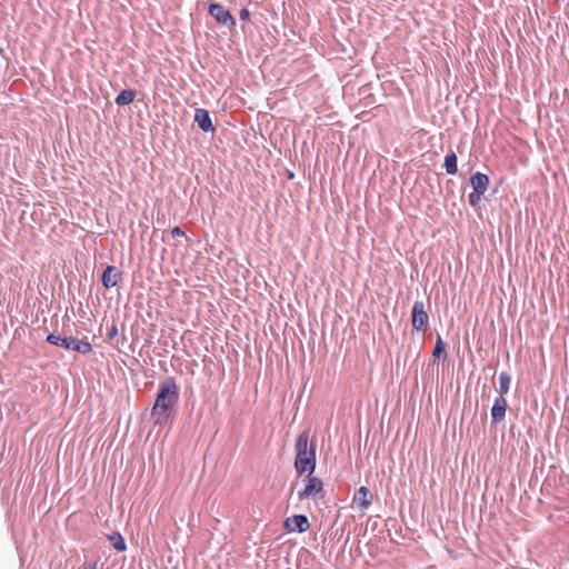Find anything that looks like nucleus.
Here are the masks:
<instances>
[{
    "label": "nucleus",
    "mask_w": 569,
    "mask_h": 569,
    "mask_svg": "<svg viewBox=\"0 0 569 569\" xmlns=\"http://www.w3.org/2000/svg\"><path fill=\"white\" fill-rule=\"evenodd\" d=\"M470 184L472 187V191L485 194L489 187V177L482 172L477 171L471 174Z\"/></svg>",
    "instance_id": "10"
},
{
    "label": "nucleus",
    "mask_w": 569,
    "mask_h": 569,
    "mask_svg": "<svg viewBox=\"0 0 569 569\" xmlns=\"http://www.w3.org/2000/svg\"><path fill=\"white\" fill-rule=\"evenodd\" d=\"M117 333H118V329H117L116 325H112V327L109 329L107 336L109 339H113L117 336Z\"/></svg>",
    "instance_id": "22"
},
{
    "label": "nucleus",
    "mask_w": 569,
    "mask_h": 569,
    "mask_svg": "<svg viewBox=\"0 0 569 569\" xmlns=\"http://www.w3.org/2000/svg\"><path fill=\"white\" fill-rule=\"evenodd\" d=\"M239 18L242 21H248L250 19V11L247 8H242L239 12Z\"/></svg>",
    "instance_id": "20"
},
{
    "label": "nucleus",
    "mask_w": 569,
    "mask_h": 569,
    "mask_svg": "<svg viewBox=\"0 0 569 569\" xmlns=\"http://www.w3.org/2000/svg\"><path fill=\"white\" fill-rule=\"evenodd\" d=\"M46 340L50 345L61 347L67 350L77 351L82 355H87L92 351V346L88 341L79 340L73 337L62 338L57 333H50Z\"/></svg>",
    "instance_id": "3"
},
{
    "label": "nucleus",
    "mask_w": 569,
    "mask_h": 569,
    "mask_svg": "<svg viewBox=\"0 0 569 569\" xmlns=\"http://www.w3.org/2000/svg\"><path fill=\"white\" fill-rule=\"evenodd\" d=\"M136 96H137V93L134 90L124 89L117 96L114 102L118 106H127V104H130L131 102H133V100L136 99Z\"/></svg>",
    "instance_id": "13"
},
{
    "label": "nucleus",
    "mask_w": 569,
    "mask_h": 569,
    "mask_svg": "<svg viewBox=\"0 0 569 569\" xmlns=\"http://www.w3.org/2000/svg\"><path fill=\"white\" fill-rule=\"evenodd\" d=\"M429 317L421 300L415 301L411 310L412 328L419 332H426Z\"/></svg>",
    "instance_id": "5"
},
{
    "label": "nucleus",
    "mask_w": 569,
    "mask_h": 569,
    "mask_svg": "<svg viewBox=\"0 0 569 569\" xmlns=\"http://www.w3.org/2000/svg\"><path fill=\"white\" fill-rule=\"evenodd\" d=\"M121 278L120 272L117 271L116 267L108 266L101 277L103 287L107 289L116 287Z\"/></svg>",
    "instance_id": "12"
},
{
    "label": "nucleus",
    "mask_w": 569,
    "mask_h": 569,
    "mask_svg": "<svg viewBox=\"0 0 569 569\" xmlns=\"http://www.w3.org/2000/svg\"><path fill=\"white\" fill-rule=\"evenodd\" d=\"M98 568V560L84 562L80 569H97Z\"/></svg>",
    "instance_id": "21"
},
{
    "label": "nucleus",
    "mask_w": 569,
    "mask_h": 569,
    "mask_svg": "<svg viewBox=\"0 0 569 569\" xmlns=\"http://www.w3.org/2000/svg\"><path fill=\"white\" fill-rule=\"evenodd\" d=\"M507 408L508 402L502 396H499L495 399L493 406L491 407L492 423L497 425L505 419Z\"/></svg>",
    "instance_id": "8"
},
{
    "label": "nucleus",
    "mask_w": 569,
    "mask_h": 569,
    "mask_svg": "<svg viewBox=\"0 0 569 569\" xmlns=\"http://www.w3.org/2000/svg\"><path fill=\"white\" fill-rule=\"evenodd\" d=\"M511 378L507 372L499 375V392L500 396L507 395L510 389Z\"/></svg>",
    "instance_id": "17"
},
{
    "label": "nucleus",
    "mask_w": 569,
    "mask_h": 569,
    "mask_svg": "<svg viewBox=\"0 0 569 569\" xmlns=\"http://www.w3.org/2000/svg\"><path fill=\"white\" fill-rule=\"evenodd\" d=\"M194 121L198 123V127L204 132H213L214 127L212 124V120L208 110L198 108L194 111Z\"/></svg>",
    "instance_id": "9"
},
{
    "label": "nucleus",
    "mask_w": 569,
    "mask_h": 569,
    "mask_svg": "<svg viewBox=\"0 0 569 569\" xmlns=\"http://www.w3.org/2000/svg\"><path fill=\"white\" fill-rule=\"evenodd\" d=\"M295 468L299 476L313 473L316 469V443L310 442L309 431H302L297 438Z\"/></svg>",
    "instance_id": "2"
},
{
    "label": "nucleus",
    "mask_w": 569,
    "mask_h": 569,
    "mask_svg": "<svg viewBox=\"0 0 569 569\" xmlns=\"http://www.w3.org/2000/svg\"><path fill=\"white\" fill-rule=\"evenodd\" d=\"M169 244H170V246H173V247H182V246H184L180 239H179V240H177V242L169 243Z\"/></svg>",
    "instance_id": "23"
},
{
    "label": "nucleus",
    "mask_w": 569,
    "mask_h": 569,
    "mask_svg": "<svg viewBox=\"0 0 569 569\" xmlns=\"http://www.w3.org/2000/svg\"><path fill=\"white\" fill-rule=\"evenodd\" d=\"M446 342L442 340L440 336L437 337L436 345L433 348L432 356L435 359L447 358V351H446Z\"/></svg>",
    "instance_id": "16"
},
{
    "label": "nucleus",
    "mask_w": 569,
    "mask_h": 569,
    "mask_svg": "<svg viewBox=\"0 0 569 569\" xmlns=\"http://www.w3.org/2000/svg\"><path fill=\"white\" fill-rule=\"evenodd\" d=\"M445 169L448 174H456L458 171L457 166V154L453 151H450L445 157Z\"/></svg>",
    "instance_id": "14"
},
{
    "label": "nucleus",
    "mask_w": 569,
    "mask_h": 569,
    "mask_svg": "<svg viewBox=\"0 0 569 569\" xmlns=\"http://www.w3.org/2000/svg\"><path fill=\"white\" fill-rule=\"evenodd\" d=\"M323 482L320 478L312 476V473L307 472L306 486L303 490L298 491L299 500H306L310 497H315L320 495L323 497Z\"/></svg>",
    "instance_id": "4"
},
{
    "label": "nucleus",
    "mask_w": 569,
    "mask_h": 569,
    "mask_svg": "<svg viewBox=\"0 0 569 569\" xmlns=\"http://www.w3.org/2000/svg\"><path fill=\"white\" fill-rule=\"evenodd\" d=\"M208 11L216 21L222 26L233 29L236 27V20L231 16L230 11L222 4L212 2L208 7Z\"/></svg>",
    "instance_id": "6"
},
{
    "label": "nucleus",
    "mask_w": 569,
    "mask_h": 569,
    "mask_svg": "<svg viewBox=\"0 0 569 569\" xmlns=\"http://www.w3.org/2000/svg\"><path fill=\"white\" fill-rule=\"evenodd\" d=\"M176 237L183 238L186 241H188V239L184 237V233L181 231V229L179 227H176L170 232V238H176Z\"/></svg>",
    "instance_id": "19"
},
{
    "label": "nucleus",
    "mask_w": 569,
    "mask_h": 569,
    "mask_svg": "<svg viewBox=\"0 0 569 569\" xmlns=\"http://www.w3.org/2000/svg\"><path fill=\"white\" fill-rule=\"evenodd\" d=\"M179 401V389L173 378H166L159 385L158 395L151 409V419L156 425L168 422Z\"/></svg>",
    "instance_id": "1"
},
{
    "label": "nucleus",
    "mask_w": 569,
    "mask_h": 569,
    "mask_svg": "<svg viewBox=\"0 0 569 569\" xmlns=\"http://www.w3.org/2000/svg\"><path fill=\"white\" fill-rule=\"evenodd\" d=\"M482 196L483 193H477V191L470 192L468 196L469 204L473 208L478 207Z\"/></svg>",
    "instance_id": "18"
},
{
    "label": "nucleus",
    "mask_w": 569,
    "mask_h": 569,
    "mask_svg": "<svg viewBox=\"0 0 569 569\" xmlns=\"http://www.w3.org/2000/svg\"><path fill=\"white\" fill-rule=\"evenodd\" d=\"M353 502L362 510L368 509L372 503L370 490L365 486L360 487L353 496Z\"/></svg>",
    "instance_id": "11"
},
{
    "label": "nucleus",
    "mask_w": 569,
    "mask_h": 569,
    "mask_svg": "<svg viewBox=\"0 0 569 569\" xmlns=\"http://www.w3.org/2000/svg\"><path fill=\"white\" fill-rule=\"evenodd\" d=\"M108 540L117 551H124L127 549L126 541L119 532L109 535Z\"/></svg>",
    "instance_id": "15"
},
{
    "label": "nucleus",
    "mask_w": 569,
    "mask_h": 569,
    "mask_svg": "<svg viewBox=\"0 0 569 569\" xmlns=\"http://www.w3.org/2000/svg\"><path fill=\"white\" fill-rule=\"evenodd\" d=\"M283 526L288 532H306L310 528L308 518L305 515H293L288 517Z\"/></svg>",
    "instance_id": "7"
}]
</instances>
